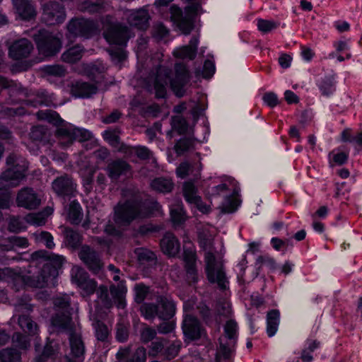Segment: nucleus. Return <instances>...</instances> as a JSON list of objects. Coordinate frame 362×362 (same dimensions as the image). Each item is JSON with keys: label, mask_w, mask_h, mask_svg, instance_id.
Listing matches in <instances>:
<instances>
[{"label": "nucleus", "mask_w": 362, "mask_h": 362, "mask_svg": "<svg viewBox=\"0 0 362 362\" xmlns=\"http://www.w3.org/2000/svg\"><path fill=\"white\" fill-rule=\"evenodd\" d=\"M54 305L57 310L62 311V315L57 314L52 319V324L55 327L61 329H69L71 327V320L70 317V298L68 295L56 297L54 300Z\"/></svg>", "instance_id": "6e6552de"}, {"label": "nucleus", "mask_w": 362, "mask_h": 362, "mask_svg": "<svg viewBox=\"0 0 362 362\" xmlns=\"http://www.w3.org/2000/svg\"><path fill=\"white\" fill-rule=\"evenodd\" d=\"M147 292L148 288L142 284H139L135 286L134 293H136V300L138 303H141L144 300Z\"/></svg>", "instance_id": "338daca9"}, {"label": "nucleus", "mask_w": 362, "mask_h": 362, "mask_svg": "<svg viewBox=\"0 0 362 362\" xmlns=\"http://www.w3.org/2000/svg\"><path fill=\"white\" fill-rule=\"evenodd\" d=\"M110 292L112 296L117 300L118 307L122 308H124L125 305L124 296L127 292V288L124 282H119L117 287L115 286H112Z\"/></svg>", "instance_id": "c9c22d12"}, {"label": "nucleus", "mask_w": 362, "mask_h": 362, "mask_svg": "<svg viewBox=\"0 0 362 362\" xmlns=\"http://www.w3.org/2000/svg\"><path fill=\"white\" fill-rule=\"evenodd\" d=\"M200 247L204 250V260L205 263V272L208 281L216 284L221 289H226L228 280L223 268V262L220 256H216L213 247V242L210 238H200Z\"/></svg>", "instance_id": "20e7f679"}, {"label": "nucleus", "mask_w": 362, "mask_h": 362, "mask_svg": "<svg viewBox=\"0 0 362 362\" xmlns=\"http://www.w3.org/2000/svg\"><path fill=\"white\" fill-rule=\"evenodd\" d=\"M13 341L16 346L21 349H26L30 345V341L28 337L20 333H16L13 336Z\"/></svg>", "instance_id": "864d4df0"}, {"label": "nucleus", "mask_w": 362, "mask_h": 362, "mask_svg": "<svg viewBox=\"0 0 362 362\" xmlns=\"http://www.w3.org/2000/svg\"><path fill=\"white\" fill-rule=\"evenodd\" d=\"M98 296L101 303L107 308L111 305V302L108 298V291L105 286H101L98 288Z\"/></svg>", "instance_id": "0e129e2a"}, {"label": "nucleus", "mask_w": 362, "mask_h": 362, "mask_svg": "<svg viewBox=\"0 0 362 362\" xmlns=\"http://www.w3.org/2000/svg\"><path fill=\"white\" fill-rule=\"evenodd\" d=\"M182 329L185 337L190 340L199 339L203 334V329L198 320L189 315H185Z\"/></svg>", "instance_id": "aec40b11"}, {"label": "nucleus", "mask_w": 362, "mask_h": 362, "mask_svg": "<svg viewBox=\"0 0 362 362\" xmlns=\"http://www.w3.org/2000/svg\"><path fill=\"white\" fill-rule=\"evenodd\" d=\"M184 261L187 272V279L189 283H195L197 281L198 275L196 267V252L194 248L188 247L185 245L184 247Z\"/></svg>", "instance_id": "f3484780"}, {"label": "nucleus", "mask_w": 362, "mask_h": 362, "mask_svg": "<svg viewBox=\"0 0 362 362\" xmlns=\"http://www.w3.org/2000/svg\"><path fill=\"white\" fill-rule=\"evenodd\" d=\"M130 153L136 154L140 158L146 159L150 156V151L146 147H141V146H139L138 147H127V150Z\"/></svg>", "instance_id": "603ef678"}, {"label": "nucleus", "mask_w": 362, "mask_h": 362, "mask_svg": "<svg viewBox=\"0 0 362 362\" xmlns=\"http://www.w3.org/2000/svg\"><path fill=\"white\" fill-rule=\"evenodd\" d=\"M79 257L93 273H98L101 269L103 263L100 256L89 247H83L79 252Z\"/></svg>", "instance_id": "6ab92c4d"}, {"label": "nucleus", "mask_w": 362, "mask_h": 362, "mask_svg": "<svg viewBox=\"0 0 362 362\" xmlns=\"http://www.w3.org/2000/svg\"><path fill=\"white\" fill-rule=\"evenodd\" d=\"M238 206V201L236 197L233 194L225 199V201L222 204V209L225 213H232L237 209Z\"/></svg>", "instance_id": "49530a36"}, {"label": "nucleus", "mask_w": 362, "mask_h": 362, "mask_svg": "<svg viewBox=\"0 0 362 362\" xmlns=\"http://www.w3.org/2000/svg\"><path fill=\"white\" fill-rule=\"evenodd\" d=\"M118 359L117 362H146V351L144 347H139L137 349L134 355H133L131 359H128L129 357V349L127 348L121 349L117 354Z\"/></svg>", "instance_id": "b1692460"}, {"label": "nucleus", "mask_w": 362, "mask_h": 362, "mask_svg": "<svg viewBox=\"0 0 362 362\" xmlns=\"http://www.w3.org/2000/svg\"><path fill=\"white\" fill-rule=\"evenodd\" d=\"M82 52L80 45L74 46L62 54V60L69 63L76 62L81 58Z\"/></svg>", "instance_id": "7c9ffc66"}, {"label": "nucleus", "mask_w": 362, "mask_h": 362, "mask_svg": "<svg viewBox=\"0 0 362 362\" xmlns=\"http://www.w3.org/2000/svg\"><path fill=\"white\" fill-rule=\"evenodd\" d=\"M160 213V206L153 200L146 201L142 204L135 200L119 202L115 209V221L117 226L109 221L105 227V232L109 236L118 237L121 233L119 226L128 225L136 218H144Z\"/></svg>", "instance_id": "f257e3e1"}, {"label": "nucleus", "mask_w": 362, "mask_h": 362, "mask_svg": "<svg viewBox=\"0 0 362 362\" xmlns=\"http://www.w3.org/2000/svg\"><path fill=\"white\" fill-rule=\"evenodd\" d=\"M81 207L79 203L73 201L69 207L67 218L72 223H78L81 220Z\"/></svg>", "instance_id": "473e14b6"}, {"label": "nucleus", "mask_w": 362, "mask_h": 362, "mask_svg": "<svg viewBox=\"0 0 362 362\" xmlns=\"http://www.w3.org/2000/svg\"><path fill=\"white\" fill-rule=\"evenodd\" d=\"M70 345L71 353L76 358H80L84 354V346L81 336L77 332L70 334Z\"/></svg>", "instance_id": "cd10ccee"}, {"label": "nucleus", "mask_w": 362, "mask_h": 362, "mask_svg": "<svg viewBox=\"0 0 362 362\" xmlns=\"http://www.w3.org/2000/svg\"><path fill=\"white\" fill-rule=\"evenodd\" d=\"M192 145V141L188 139H182L180 140L175 145V149L177 154H182L191 148Z\"/></svg>", "instance_id": "052dcab7"}, {"label": "nucleus", "mask_w": 362, "mask_h": 362, "mask_svg": "<svg viewBox=\"0 0 362 362\" xmlns=\"http://www.w3.org/2000/svg\"><path fill=\"white\" fill-rule=\"evenodd\" d=\"M72 281L82 290V295L88 296L95 292V282L88 278L87 273L81 267L75 266L71 269Z\"/></svg>", "instance_id": "9b49d317"}, {"label": "nucleus", "mask_w": 362, "mask_h": 362, "mask_svg": "<svg viewBox=\"0 0 362 362\" xmlns=\"http://www.w3.org/2000/svg\"><path fill=\"white\" fill-rule=\"evenodd\" d=\"M57 133L60 138V143L62 144H66L64 140H66L69 144H71L74 140L85 141H88L91 137V134L88 130L74 127L71 125L69 127L62 126L58 128Z\"/></svg>", "instance_id": "1a4fd4ad"}, {"label": "nucleus", "mask_w": 362, "mask_h": 362, "mask_svg": "<svg viewBox=\"0 0 362 362\" xmlns=\"http://www.w3.org/2000/svg\"><path fill=\"white\" fill-rule=\"evenodd\" d=\"M279 322V313L276 310H272L267 316V333L269 337H272L276 332Z\"/></svg>", "instance_id": "c756f323"}, {"label": "nucleus", "mask_w": 362, "mask_h": 362, "mask_svg": "<svg viewBox=\"0 0 362 362\" xmlns=\"http://www.w3.org/2000/svg\"><path fill=\"white\" fill-rule=\"evenodd\" d=\"M18 321L20 327L25 332L33 334L37 331V324L27 315L20 316Z\"/></svg>", "instance_id": "e433bc0d"}, {"label": "nucleus", "mask_w": 362, "mask_h": 362, "mask_svg": "<svg viewBox=\"0 0 362 362\" xmlns=\"http://www.w3.org/2000/svg\"><path fill=\"white\" fill-rule=\"evenodd\" d=\"M157 305L144 303L141 308V313L146 320L158 316L161 320H169L175 313V303L169 296L163 295L157 297Z\"/></svg>", "instance_id": "423d86ee"}, {"label": "nucleus", "mask_w": 362, "mask_h": 362, "mask_svg": "<svg viewBox=\"0 0 362 362\" xmlns=\"http://www.w3.org/2000/svg\"><path fill=\"white\" fill-rule=\"evenodd\" d=\"M52 186L54 192L62 197L72 195L76 189V184L68 176L57 178Z\"/></svg>", "instance_id": "412c9836"}, {"label": "nucleus", "mask_w": 362, "mask_h": 362, "mask_svg": "<svg viewBox=\"0 0 362 362\" xmlns=\"http://www.w3.org/2000/svg\"><path fill=\"white\" fill-rule=\"evenodd\" d=\"M178 28L182 31V33L185 35H188L190 33L191 30L193 28V24L190 20L186 18H183L178 22L175 23Z\"/></svg>", "instance_id": "5fc2aeb1"}, {"label": "nucleus", "mask_w": 362, "mask_h": 362, "mask_svg": "<svg viewBox=\"0 0 362 362\" xmlns=\"http://www.w3.org/2000/svg\"><path fill=\"white\" fill-rule=\"evenodd\" d=\"M69 37H88L95 30V25L91 21L84 18L72 19L68 25Z\"/></svg>", "instance_id": "f8f14e48"}, {"label": "nucleus", "mask_w": 362, "mask_h": 362, "mask_svg": "<svg viewBox=\"0 0 362 362\" xmlns=\"http://www.w3.org/2000/svg\"><path fill=\"white\" fill-rule=\"evenodd\" d=\"M183 195L186 202L194 206L200 212L207 214L210 211V206L202 202L201 197L198 194L197 189L193 182H184Z\"/></svg>", "instance_id": "4468645a"}, {"label": "nucleus", "mask_w": 362, "mask_h": 362, "mask_svg": "<svg viewBox=\"0 0 362 362\" xmlns=\"http://www.w3.org/2000/svg\"><path fill=\"white\" fill-rule=\"evenodd\" d=\"M8 168L0 175V208L9 207L11 194L8 189L20 185L26 177L28 162L23 158L11 153L6 158Z\"/></svg>", "instance_id": "7ed1b4c3"}, {"label": "nucleus", "mask_w": 362, "mask_h": 362, "mask_svg": "<svg viewBox=\"0 0 362 362\" xmlns=\"http://www.w3.org/2000/svg\"><path fill=\"white\" fill-rule=\"evenodd\" d=\"M33 49V45L29 40H18L10 46L8 54L11 59L18 60L28 57Z\"/></svg>", "instance_id": "a211bd4d"}, {"label": "nucleus", "mask_w": 362, "mask_h": 362, "mask_svg": "<svg viewBox=\"0 0 362 362\" xmlns=\"http://www.w3.org/2000/svg\"><path fill=\"white\" fill-rule=\"evenodd\" d=\"M64 234H65L66 242L72 247H76L80 245L81 236L77 231L71 228H66Z\"/></svg>", "instance_id": "ea45409f"}, {"label": "nucleus", "mask_w": 362, "mask_h": 362, "mask_svg": "<svg viewBox=\"0 0 362 362\" xmlns=\"http://www.w3.org/2000/svg\"><path fill=\"white\" fill-rule=\"evenodd\" d=\"M44 71L51 76H57L62 77L66 74V69L59 65L47 66L44 68Z\"/></svg>", "instance_id": "8fccbe9b"}, {"label": "nucleus", "mask_w": 362, "mask_h": 362, "mask_svg": "<svg viewBox=\"0 0 362 362\" xmlns=\"http://www.w3.org/2000/svg\"><path fill=\"white\" fill-rule=\"evenodd\" d=\"M33 235L37 243H44L47 248L52 249L54 247L53 237L49 232L41 231L34 233Z\"/></svg>", "instance_id": "79ce46f5"}, {"label": "nucleus", "mask_w": 362, "mask_h": 362, "mask_svg": "<svg viewBox=\"0 0 362 362\" xmlns=\"http://www.w3.org/2000/svg\"><path fill=\"white\" fill-rule=\"evenodd\" d=\"M57 350L58 348L56 344H52V343L47 344L42 354L37 359V361L44 362L49 358L54 360L57 354Z\"/></svg>", "instance_id": "37998d69"}, {"label": "nucleus", "mask_w": 362, "mask_h": 362, "mask_svg": "<svg viewBox=\"0 0 362 362\" xmlns=\"http://www.w3.org/2000/svg\"><path fill=\"white\" fill-rule=\"evenodd\" d=\"M129 169L128 164L123 160H115L110 163L107 171L112 180H117L121 175L126 174Z\"/></svg>", "instance_id": "a878e982"}, {"label": "nucleus", "mask_w": 362, "mask_h": 362, "mask_svg": "<svg viewBox=\"0 0 362 362\" xmlns=\"http://www.w3.org/2000/svg\"><path fill=\"white\" fill-rule=\"evenodd\" d=\"M97 91L96 86L86 82H77L73 87V93L76 96L88 98Z\"/></svg>", "instance_id": "bb28decb"}, {"label": "nucleus", "mask_w": 362, "mask_h": 362, "mask_svg": "<svg viewBox=\"0 0 362 362\" xmlns=\"http://www.w3.org/2000/svg\"><path fill=\"white\" fill-rule=\"evenodd\" d=\"M171 125H173V129L177 130L179 134H183L187 129V121L181 116L173 117Z\"/></svg>", "instance_id": "de8ad7c7"}, {"label": "nucleus", "mask_w": 362, "mask_h": 362, "mask_svg": "<svg viewBox=\"0 0 362 362\" xmlns=\"http://www.w3.org/2000/svg\"><path fill=\"white\" fill-rule=\"evenodd\" d=\"M215 64L211 60H206L204 63L202 76L204 78H210L215 73Z\"/></svg>", "instance_id": "4d7b16f0"}, {"label": "nucleus", "mask_w": 362, "mask_h": 362, "mask_svg": "<svg viewBox=\"0 0 362 362\" xmlns=\"http://www.w3.org/2000/svg\"><path fill=\"white\" fill-rule=\"evenodd\" d=\"M26 226L24 225L23 221L20 218L11 217L8 221V229L12 232H18L25 229Z\"/></svg>", "instance_id": "3c124183"}, {"label": "nucleus", "mask_w": 362, "mask_h": 362, "mask_svg": "<svg viewBox=\"0 0 362 362\" xmlns=\"http://www.w3.org/2000/svg\"><path fill=\"white\" fill-rule=\"evenodd\" d=\"M170 213H171V220L176 224L184 222L187 218L182 202H179L173 205L171 209H170Z\"/></svg>", "instance_id": "2f4dec72"}, {"label": "nucleus", "mask_w": 362, "mask_h": 362, "mask_svg": "<svg viewBox=\"0 0 362 362\" xmlns=\"http://www.w3.org/2000/svg\"><path fill=\"white\" fill-rule=\"evenodd\" d=\"M237 329V324L233 320H229L225 325V333L229 339H234L236 337Z\"/></svg>", "instance_id": "13d9d810"}, {"label": "nucleus", "mask_w": 362, "mask_h": 362, "mask_svg": "<svg viewBox=\"0 0 362 362\" xmlns=\"http://www.w3.org/2000/svg\"><path fill=\"white\" fill-rule=\"evenodd\" d=\"M19 353L11 349H6L0 352V362H20Z\"/></svg>", "instance_id": "a19ab883"}, {"label": "nucleus", "mask_w": 362, "mask_h": 362, "mask_svg": "<svg viewBox=\"0 0 362 362\" xmlns=\"http://www.w3.org/2000/svg\"><path fill=\"white\" fill-rule=\"evenodd\" d=\"M104 139L112 146H117L119 144V136L114 130H107L103 133Z\"/></svg>", "instance_id": "680f3d73"}, {"label": "nucleus", "mask_w": 362, "mask_h": 362, "mask_svg": "<svg viewBox=\"0 0 362 362\" xmlns=\"http://www.w3.org/2000/svg\"><path fill=\"white\" fill-rule=\"evenodd\" d=\"M42 18L47 25L62 23L66 18L64 8L52 2L44 4Z\"/></svg>", "instance_id": "2eb2a0df"}, {"label": "nucleus", "mask_w": 362, "mask_h": 362, "mask_svg": "<svg viewBox=\"0 0 362 362\" xmlns=\"http://www.w3.org/2000/svg\"><path fill=\"white\" fill-rule=\"evenodd\" d=\"M16 13L23 20H30L36 16V8L31 0H12Z\"/></svg>", "instance_id": "4be33fe9"}, {"label": "nucleus", "mask_w": 362, "mask_h": 362, "mask_svg": "<svg viewBox=\"0 0 362 362\" xmlns=\"http://www.w3.org/2000/svg\"><path fill=\"white\" fill-rule=\"evenodd\" d=\"M124 16L131 25L141 30H146L148 27L150 16L146 7L139 9H127L124 12Z\"/></svg>", "instance_id": "ddd939ff"}, {"label": "nucleus", "mask_w": 362, "mask_h": 362, "mask_svg": "<svg viewBox=\"0 0 362 362\" xmlns=\"http://www.w3.org/2000/svg\"><path fill=\"white\" fill-rule=\"evenodd\" d=\"M257 21L258 30L263 33H268L278 26V23L272 20L259 18Z\"/></svg>", "instance_id": "c03bdc74"}, {"label": "nucleus", "mask_w": 362, "mask_h": 362, "mask_svg": "<svg viewBox=\"0 0 362 362\" xmlns=\"http://www.w3.org/2000/svg\"><path fill=\"white\" fill-rule=\"evenodd\" d=\"M160 247L163 253L175 257L180 250V245L176 237L172 233H166L160 241Z\"/></svg>", "instance_id": "5701e85b"}, {"label": "nucleus", "mask_w": 362, "mask_h": 362, "mask_svg": "<svg viewBox=\"0 0 362 362\" xmlns=\"http://www.w3.org/2000/svg\"><path fill=\"white\" fill-rule=\"evenodd\" d=\"M134 254H136V257H138L139 262L142 264L152 262L156 259L154 253L144 248H137L134 250Z\"/></svg>", "instance_id": "4c0bfd02"}, {"label": "nucleus", "mask_w": 362, "mask_h": 362, "mask_svg": "<svg viewBox=\"0 0 362 362\" xmlns=\"http://www.w3.org/2000/svg\"><path fill=\"white\" fill-rule=\"evenodd\" d=\"M175 77H170V71L169 69L160 66L156 71L155 76L151 78L152 85H150L151 89H153L157 98H164L166 94L168 82L173 89V92L178 97H182L186 93V85L190 80V74L187 66L181 63L175 64Z\"/></svg>", "instance_id": "f03ea898"}, {"label": "nucleus", "mask_w": 362, "mask_h": 362, "mask_svg": "<svg viewBox=\"0 0 362 362\" xmlns=\"http://www.w3.org/2000/svg\"><path fill=\"white\" fill-rule=\"evenodd\" d=\"M193 169L190 165L184 162L180 165V166L177 168V175L179 177L184 179L190 174H192Z\"/></svg>", "instance_id": "6e6d98bb"}, {"label": "nucleus", "mask_w": 362, "mask_h": 362, "mask_svg": "<svg viewBox=\"0 0 362 362\" xmlns=\"http://www.w3.org/2000/svg\"><path fill=\"white\" fill-rule=\"evenodd\" d=\"M173 55L177 59H193L196 56V52L194 49L190 46L184 45L175 49L173 51Z\"/></svg>", "instance_id": "f704fd0d"}, {"label": "nucleus", "mask_w": 362, "mask_h": 362, "mask_svg": "<svg viewBox=\"0 0 362 362\" xmlns=\"http://www.w3.org/2000/svg\"><path fill=\"white\" fill-rule=\"evenodd\" d=\"M95 329V334L97 339L101 341L105 340L109 334V330L105 324L98 321L93 324Z\"/></svg>", "instance_id": "a18cd8bd"}, {"label": "nucleus", "mask_w": 362, "mask_h": 362, "mask_svg": "<svg viewBox=\"0 0 362 362\" xmlns=\"http://www.w3.org/2000/svg\"><path fill=\"white\" fill-rule=\"evenodd\" d=\"M29 246V242L26 238L12 236L0 243V249L2 251L15 250L16 248H26Z\"/></svg>", "instance_id": "393cba45"}, {"label": "nucleus", "mask_w": 362, "mask_h": 362, "mask_svg": "<svg viewBox=\"0 0 362 362\" xmlns=\"http://www.w3.org/2000/svg\"><path fill=\"white\" fill-rule=\"evenodd\" d=\"M16 204L25 209H35L41 204L40 195L31 187L21 188L16 195Z\"/></svg>", "instance_id": "9d476101"}, {"label": "nucleus", "mask_w": 362, "mask_h": 362, "mask_svg": "<svg viewBox=\"0 0 362 362\" xmlns=\"http://www.w3.org/2000/svg\"><path fill=\"white\" fill-rule=\"evenodd\" d=\"M93 175V170L92 169H88L87 170H81V175L83 178V186L86 189H89L91 186L92 178Z\"/></svg>", "instance_id": "69168bd1"}, {"label": "nucleus", "mask_w": 362, "mask_h": 362, "mask_svg": "<svg viewBox=\"0 0 362 362\" xmlns=\"http://www.w3.org/2000/svg\"><path fill=\"white\" fill-rule=\"evenodd\" d=\"M51 208H47L43 211L37 214H30L25 216V221L35 226H42L49 216L52 214Z\"/></svg>", "instance_id": "c85d7f7f"}, {"label": "nucleus", "mask_w": 362, "mask_h": 362, "mask_svg": "<svg viewBox=\"0 0 362 362\" xmlns=\"http://www.w3.org/2000/svg\"><path fill=\"white\" fill-rule=\"evenodd\" d=\"M37 115L39 119L46 120L54 124H59L63 121L59 115L53 110H40Z\"/></svg>", "instance_id": "58836bf2"}, {"label": "nucleus", "mask_w": 362, "mask_h": 362, "mask_svg": "<svg viewBox=\"0 0 362 362\" xmlns=\"http://www.w3.org/2000/svg\"><path fill=\"white\" fill-rule=\"evenodd\" d=\"M103 1L102 0H97L96 1H86L81 7V10L82 11H87L88 12L93 13L96 12L100 10V8H102L103 5Z\"/></svg>", "instance_id": "09e8293b"}, {"label": "nucleus", "mask_w": 362, "mask_h": 362, "mask_svg": "<svg viewBox=\"0 0 362 362\" xmlns=\"http://www.w3.org/2000/svg\"><path fill=\"white\" fill-rule=\"evenodd\" d=\"M40 54L50 57L58 52L61 48L60 39L45 30H40L33 35Z\"/></svg>", "instance_id": "0eeeda50"}, {"label": "nucleus", "mask_w": 362, "mask_h": 362, "mask_svg": "<svg viewBox=\"0 0 362 362\" xmlns=\"http://www.w3.org/2000/svg\"><path fill=\"white\" fill-rule=\"evenodd\" d=\"M151 187L160 192H168L173 188L171 180L165 178H156L151 183Z\"/></svg>", "instance_id": "72a5a7b5"}, {"label": "nucleus", "mask_w": 362, "mask_h": 362, "mask_svg": "<svg viewBox=\"0 0 362 362\" xmlns=\"http://www.w3.org/2000/svg\"><path fill=\"white\" fill-rule=\"evenodd\" d=\"M113 61L120 62L126 57V52L122 49H111L109 50Z\"/></svg>", "instance_id": "774afa93"}, {"label": "nucleus", "mask_w": 362, "mask_h": 362, "mask_svg": "<svg viewBox=\"0 0 362 362\" xmlns=\"http://www.w3.org/2000/svg\"><path fill=\"white\" fill-rule=\"evenodd\" d=\"M329 158H332V161L338 165L344 163L348 158V154L344 151H333L329 153Z\"/></svg>", "instance_id": "bf43d9fd"}, {"label": "nucleus", "mask_w": 362, "mask_h": 362, "mask_svg": "<svg viewBox=\"0 0 362 362\" xmlns=\"http://www.w3.org/2000/svg\"><path fill=\"white\" fill-rule=\"evenodd\" d=\"M49 259L50 263L43 265L40 278L37 277L35 279L31 277L22 278L17 276L16 281L22 282L27 286L39 288H44L49 284H53L57 275V267L64 262V257L63 256H58V255H52Z\"/></svg>", "instance_id": "39448f33"}, {"label": "nucleus", "mask_w": 362, "mask_h": 362, "mask_svg": "<svg viewBox=\"0 0 362 362\" xmlns=\"http://www.w3.org/2000/svg\"><path fill=\"white\" fill-rule=\"evenodd\" d=\"M264 103L269 107H274L279 103L276 95L272 92L266 93L262 97Z\"/></svg>", "instance_id": "e2e57ef3"}, {"label": "nucleus", "mask_w": 362, "mask_h": 362, "mask_svg": "<svg viewBox=\"0 0 362 362\" xmlns=\"http://www.w3.org/2000/svg\"><path fill=\"white\" fill-rule=\"evenodd\" d=\"M131 36L129 29L119 24L111 26L105 33V38L107 42L119 45H125Z\"/></svg>", "instance_id": "dca6fc26"}]
</instances>
